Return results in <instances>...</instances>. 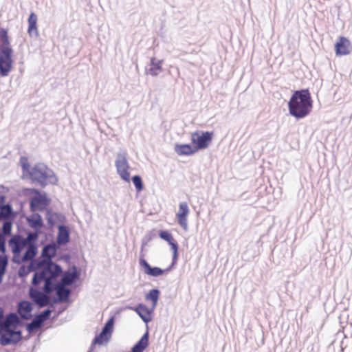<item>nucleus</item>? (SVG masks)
Wrapping results in <instances>:
<instances>
[{"label": "nucleus", "instance_id": "nucleus-31", "mask_svg": "<svg viewBox=\"0 0 352 352\" xmlns=\"http://www.w3.org/2000/svg\"><path fill=\"white\" fill-rule=\"evenodd\" d=\"M11 213V208L9 206H3L0 207V219L7 218Z\"/></svg>", "mask_w": 352, "mask_h": 352}, {"label": "nucleus", "instance_id": "nucleus-11", "mask_svg": "<svg viewBox=\"0 0 352 352\" xmlns=\"http://www.w3.org/2000/svg\"><path fill=\"white\" fill-rule=\"evenodd\" d=\"M34 197L31 199L30 206L32 210H43L49 204L50 201L44 194L40 193L38 190H34Z\"/></svg>", "mask_w": 352, "mask_h": 352}, {"label": "nucleus", "instance_id": "nucleus-20", "mask_svg": "<svg viewBox=\"0 0 352 352\" xmlns=\"http://www.w3.org/2000/svg\"><path fill=\"white\" fill-rule=\"evenodd\" d=\"M55 278L52 280L53 285V290L54 289H56L57 296L60 301L67 302L68 300L70 290L69 289L65 288V285L61 284H58L56 287H54Z\"/></svg>", "mask_w": 352, "mask_h": 352}, {"label": "nucleus", "instance_id": "nucleus-28", "mask_svg": "<svg viewBox=\"0 0 352 352\" xmlns=\"http://www.w3.org/2000/svg\"><path fill=\"white\" fill-rule=\"evenodd\" d=\"M44 321L39 318L38 316H36L35 318L28 325L29 331H33L40 328Z\"/></svg>", "mask_w": 352, "mask_h": 352}, {"label": "nucleus", "instance_id": "nucleus-6", "mask_svg": "<svg viewBox=\"0 0 352 352\" xmlns=\"http://www.w3.org/2000/svg\"><path fill=\"white\" fill-rule=\"evenodd\" d=\"M116 166L117 173L120 177L126 182H130V166L128 164L126 155L125 153L119 154L116 160Z\"/></svg>", "mask_w": 352, "mask_h": 352}, {"label": "nucleus", "instance_id": "nucleus-19", "mask_svg": "<svg viewBox=\"0 0 352 352\" xmlns=\"http://www.w3.org/2000/svg\"><path fill=\"white\" fill-rule=\"evenodd\" d=\"M153 309H149L146 305L140 304L139 305L135 311L141 318L146 322L152 320V311Z\"/></svg>", "mask_w": 352, "mask_h": 352}, {"label": "nucleus", "instance_id": "nucleus-29", "mask_svg": "<svg viewBox=\"0 0 352 352\" xmlns=\"http://www.w3.org/2000/svg\"><path fill=\"white\" fill-rule=\"evenodd\" d=\"M132 181L138 191L142 190L144 186L142 179L140 176L135 175L132 177Z\"/></svg>", "mask_w": 352, "mask_h": 352}, {"label": "nucleus", "instance_id": "nucleus-22", "mask_svg": "<svg viewBox=\"0 0 352 352\" xmlns=\"http://www.w3.org/2000/svg\"><path fill=\"white\" fill-rule=\"evenodd\" d=\"M162 60H157L154 57L152 58L148 69V74L153 76H157L162 71Z\"/></svg>", "mask_w": 352, "mask_h": 352}, {"label": "nucleus", "instance_id": "nucleus-15", "mask_svg": "<svg viewBox=\"0 0 352 352\" xmlns=\"http://www.w3.org/2000/svg\"><path fill=\"white\" fill-rule=\"evenodd\" d=\"M19 324L18 317L15 314L8 315L1 324V330H16Z\"/></svg>", "mask_w": 352, "mask_h": 352}, {"label": "nucleus", "instance_id": "nucleus-36", "mask_svg": "<svg viewBox=\"0 0 352 352\" xmlns=\"http://www.w3.org/2000/svg\"><path fill=\"white\" fill-rule=\"evenodd\" d=\"M6 250V238L0 234V252H4Z\"/></svg>", "mask_w": 352, "mask_h": 352}, {"label": "nucleus", "instance_id": "nucleus-30", "mask_svg": "<svg viewBox=\"0 0 352 352\" xmlns=\"http://www.w3.org/2000/svg\"><path fill=\"white\" fill-rule=\"evenodd\" d=\"M8 261L6 258L0 257V283L2 281L3 276L5 274Z\"/></svg>", "mask_w": 352, "mask_h": 352}, {"label": "nucleus", "instance_id": "nucleus-17", "mask_svg": "<svg viewBox=\"0 0 352 352\" xmlns=\"http://www.w3.org/2000/svg\"><path fill=\"white\" fill-rule=\"evenodd\" d=\"M37 21L38 18L35 13L32 12L28 19V33L30 36H38V30L37 27Z\"/></svg>", "mask_w": 352, "mask_h": 352}, {"label": "nucleus", "instance_id": "nucleus-8", "mask_svg": "<svg viewBox=\"0 0 352 352\" xmlns=\"http://www.w3.org/2000/svg\"><path fill=\"white\" fill-rule=\"evenodd\" d=\"M30 177L41 186H45L47 184L49 177L48 170L43 166L36 165L31 170Z\"/></svg>", "mask_w": 352, "mask_h": 352}, {"label": "nucleus", "instance_id": "nucleus-16", "mask_svg": "<svg viewBox=\"0 0 352 352\" xmlns=\"http://www.w3.org/2000/svg\"><path fill=\"white\" fill-rule=\"evenodd\" d=\"M32 305L30 302L22 301L18 305V312L20 316L23 319H30L32 318Z\"/></svg>", "mask_w": 352, "mask_h": 352}, {"label": "nucleus", "instance_id": "nucleus-12", "mask_svg": "<svg viewBox=\"0 0 352 352\" xmlns=\"http://www.w3.org/2000/svg\"><path fill=\"white\" fill-rule=\"evenodd\" d=\"M352 51V45L350 41L344 36H340L335 44L336 56L348 55Z\"/></svg>", "mask_w": 352, "mask_h": 352}, {"label": "nucleus", "instance_id": "nucleus-5", "mask_svg": "<svg viewBox=\"0 0 352 352\" xmlns=\"http://www.w3.org/2000/svg\"><path fill=\"white\" fill-rule=\"evenodd\" d=\"M13 50L7 48L0 50V76L3 77L9 74L13 68Z\"/></svg>", "mask_w": 352, "mask_h": 352}, {"label": "nucleus", "instance_id": "nucleus-3", "mask_svg": "<svg viewBox=\"0 0 352 352\" xmlns=\"http://www.w3.org/2000/svg\"><path fill=\"white\" fill-rule=\"evenodd\" d=\"M159 236L161 239L167 241L170 245V248L173 251V261L170 266L166 270H162L157 267H152L143 258H140V265L144 268L145 274L155 277L161 276L164 273L169 272L171 268L173 267V266L177 263L178 258V245L173 235L168 231L161 230L159 232Z\"/></svg>", "mask_w": 352, "mask_h": 352}, {"label": "nucleus", "instance_id": "nucleus-14", "mask_svg": "<svg viewBox=\"0 0 352 352\" xmlns=\"http://www.w3.org/2000/svg\"><path fill=\"white\" fill-rule=\"evenodd\" d=\"M43 289H45V287ZM44 292L45 291L44 290ZM51 292H50L49 294ZM45 293V294L33 288H31L30 290V295L31 298L40 307L46 306L50 302V298L48 296H47V293Z\"/></svg>", "mask_w": 352, "mask_h": 352}, {"label": "nucleus", "instance_id": "nucleus-7", "mask_svg": "<svg viewBox=\"0 0 352 352\" xmlns=\"http://www.w3.org/2000/svg\"><path fill=\"white\" fill-rule=\"evenodd\" d=\"M113 324V318H111L105 324L101 333L94 338L93 344H103L108 342L112 335Z\"/></svg>", "mask_w": 352, "mask_h": 352}, {"label": "nucleus", "instance_id": "nucleus-25", "mask_svg": "<svg viewBox=\"0 0 352 352\" xmlns=\"http://www.w3.org/2000/svg\"><path fill=\"white\" fill-rule=\"evenodd\" d=\"M28 221L30 226L36 230H38L43 226V221L41 217L38 214H33L31 215L28 219Z\"/></svg>", "mask_w": 352, "mask_h": 352}, {"label": "nucleus", "instance_id": "nucleus-27", "mask_svg": "<svg viewBox=\"0 0 352 352\" xmlns=\"http://www.w3.org/2000/svg\"><path fill=\"white\" fill-rule=\"evenodd\" d=\"M159 298V291L157 289H152L146 296V300H151L152 301V307L154 309L157 305Z\"/></svg>", "mask_w": 352, "mask_h": 352}, {"label": "nucleus", "instance_id": "nucleus-4", "mask_svg": "<svg viewBox=\"0 0 352 352\" xmlns=\"http://www.w3.org/2000/svg\"><path fill=\"white\" fill-rule=\"evenodd\" d=\"M214 136L212 131H195L191 134V142L196 151L206 148Z\"/></svg>", "mask_w": 352, "mask_h": 352}, {"label": "nucleus", "instance_id": "nucleus-9", "mask_svg": "<svg viewBox=\"0 0 352 352\" xmlns=\"http://www.w3.org/2000/svg\"><path fill=\"white\" fill-rule=\"evenodd\" d=\"M190 213L188 205L186 202H182L176 214L178 224L184 230H188V217Z\"/></svg>", "mask_w": 352, "mask_h": 352}, {"label": "nucleus", "instance_id": "nucleus-18", "mask_svg": "<svg viewBox=\"0 0 352 352\" xmlns=\"http://www.w3.org/2000/svg\"><path fill=\"white\" fill-rule=\"evenodd\" d=\"M175 151L179 155H190L197 152L193 146L188 144H175Z\"/></svg>", "mask_w": 352, "mask_h": 352}, {"label": "nucleus", "instance_id": "nucleus-13", "mask_svg": "<svg viewBox=\"0 0 352 352\" xmlns=\"http://www.w3.org/2000/svg\"><path fill=\"white\" fill-rule=\"evenodd\" d=\"M27 240H24V238H21L20 236H14L10 241V246L12 248V250L14 253V260L17 261L16 257L19 256L21 251L26 247Z\"/></svg>", "mask_w": 352, "mask_h": 352}, {"label": "nucleus", "instance_id": "nucleus-32", "mask_svg": "<svg viewBox=\"0 0 352 352\" xmlns=\"http://www.w3.org/2000/svg\"><path fill=\"white\" fill-rule=\"evenodd\" d=\"M69 241V234L66 230H60L58 241L59 243H66Z\"/></svg>", "mask_w": 352, "mask_h": 352}, {"label": "nucleus", "instance_id": "nucleus-33", "mask_svg": "<svg viewBox=\"0 0 352 352\" xmlns=\"http://www.w3.org/2000/svg\"><path fill=\"white\" fill-rule=\"evenodd\" d=\"M12 225L10 221H5L3 226V232L5 235H10L11 234Z\"/></svg>", "mask_w": 352, "mask_h": 352}, {"label": "nucleus", "instance_id": "nucleus-37", "mask_svg": "<svg viewBox=\"0 0 352 352\" xmlns=\"http://www.w3.org/2000/svg\"><path fill=\"white\" fill-rule=\"evenodd\" d=\"M50 314L51 311L50 309H47L38 316H39L40 318L43 320V321H45L49 318Z\"/></svg>", "mask_w": 352, "mask_h": 352}, {"label": "nucleus", "instance_id": "nucleus-35", "mask_svg": "<svg viewBox=\"0 0 352 352\" xmlns=\"http://www.w3.org/2000/svg\"><path fill=\"white\" fill-rule=\"evenodd\" d=\"M20 163L23 170H28L30 167L28 158L25 157H21L20 159Z\"/></svg>", "mask_w": 352, "mask_h": 352}, {"label": "nucleus", "instance_id": "nucleus-2", "mask_svg": "<svg viewBox=\"0 0 352 352\" xmlns=\"http://www.w3.org/2000/svg\"><path fill=\"white\" fill-rule=\"evenodd\" d=\"M313 109V100L307 89L294 91L289 102L288 109L291 116L297 119L309 116Z\"/></svg>", "mask_w": 352, "mask_h": 352}, {"label": "nucleus", "instance_id": "nucleus-21", "mask_svg": "<svg viewBox=\"0 0 352 352\" xmlns=\"http://www.w3.org/2000/svg\"><path fill=\"white\" fill-rule=\"evenodd\" d=\"M7 48H12L8 34V30L0 28V50Z\"/></svg>", "mask_w": 352, "mask_h": 352}, {"label": "nucleus", "instance_id": "nucleus-1", "mask_svg": "<svg viewBox=\"0 0 352 352\" xmlns=\"http://www.w3.org/2000/svg\"><path fill=\"white\" fill-rule=\"evenodd\" d=\"M56 249L54 245H45L42 251V256L46 264H40L38 270L35 272L32 284L36 285L41 282L45 283V291L50 293L53 291L52 280L62 272L61 268L50 262L51 258L56 255Z\"/></svg>", "mask_w": 352, "mask_h": 352}, {"label": "nucleus", "instance_id": "nucleus-23", "mask_svg": "<svg viewBox=\"0 0 352 352\" xmlns=\"http://www.w3.org/2000/svg\"><path fill=\"white\" fill-rule=\"evenodd\" d=\"M27 250L21 258H17V262H24L31 261L36 254V247L34 243H30L27 245Z\"/></svg>", "mask_w": 352, "mask_h": 352}, {"label": "nucleus", "instance_id": "nucleus-10", "mask_svg": "<svg viewBox=\"0 0 352 352\" xmlns=\"http://www.w3.org/2000/svg\"><path fill=\"white\" fill-rule=\"evenodd\" d=\"M1 336L0 338V344L1 345H8L12 343H16L21 338V332L16 330H1Z\"/></svg>", "mask_w": 352, "mask_h": 352}, {"label": "nucleus", "instance_id": "nucleus-24", "mask_svg": "<svg viewBox=\"0 0 352 352\" xmlns=\"http://www.w3.org/2000/svg\"><path fill=\"white\" fill-rule=\"evenodd\" d=\"M148 344V335L146 333L135 344L130 352H142Z\"/></svg>", "mask_w": 352, "mask_h": 352}, {"label": "nucleus", "instance_id": "nucleus-26", "mask_svg": "<svg viewBox=\"0 0 352 352\" xmlns=\"http://www.w3.org/2000/svg\"><path fill=\"white\" fill-rule=\"evenodd\" d=\"M76 278V272H66L62 279H61V281L59 284H61L63 285H69L71 284H72L75 279Z\"/></svg>", "mask_w": 352, "mask_h": 352}, {"label": "nucleus", "instance_id": "nucleus-34", "mask_svg": "<svg viewBox=\"0 0 352 352\" xmlns=\"http://www.w3.org/2000/svg\"><path fill=\"white\" fill-rule=\"evenodd\" d=\"M38 236V234L37 232L30 233L24 240H27V245H29L30 243H33V242L37 239Z\"/></svg>", "mask_w": 352, "mask_h": 352}]
</instances>
